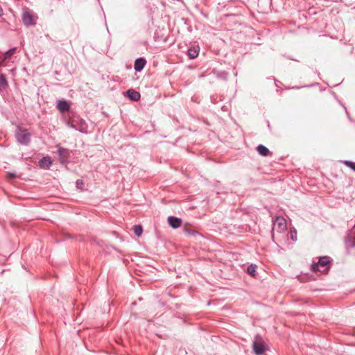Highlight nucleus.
<instances>
[{
	"mask_svg": "<svg viewBox=\"0 0 355 355\" xmlns=\"http://www.w3.org/2000/svg\"><path fill=\"white\" fill-rule=\"evenodd\" d=\"M252 349L256 355H261L266 350V343L262 336L259 334H257L254 336L252 343Z\"/></svg>",
	"mask_w": 355,
	"mask_h": 355,
	"instance_id": "1",
	"label": "nucleus"
},
{
	"mask_svg": "<svg viewBox=\"0 0 355 355\" xmlns=\"http://www.w3.org/2000/svg\"><path fill=\"white\" fill-rule=\"evenodd\" d=\"M17 141L24 146H28L31 142V134L26 129L18 128L15 132Z\"/></svg>",
	"mask_w": 355,
	"mask_h": 355,
	"instance_id": "2",
	"label": "nucleus"
},
{
	"mask_svg": "<svg viewBox=\"0 0 355 355\" xmlns=\"http://www.w3.org/2000/svg\"><path fill=\"white\" fill-rule=\"evenodd\" d=\"M331 258L327 256L320 257L318 263H313L311 264V270L313 272L320 271V267H326L324 270H328L329 267L327 266L330 263Z\"/></svg>",
	"mask_w": 355,
	"mask_h": 355,
	"instance_id": "3",
	"label": "nucleus"
},
{
	"mask_svg": "<svg viewBox=\"0 0 355 355\" xmlns=\"http://www.w3.org/2000/svg\"><path fill=\"white\" fill-rule=\"evenodd\" d=\"M22 21L26 26H31L35 25L36 19L31 10L26 9L22 13Z\"/></svg>",
	"mask_w": 355,
	"mask_h": 355,
	"instance_id": "4",
	"label": "nucleus"
},
{
	"mask_svg": "<svg viewBox=\"0 0 355 355\" xmlns=\"http://www.w3.org/2000/svg\"><path fill=\"white\" fill-rule=\"evenodd\" d=\"M55 147L58 148V154L60 163L62 164H67L70 155L69 150L64 148L61 147L60 145H57Z\"/></svg>",
	"mask_w": 355,
	"mask_h": 355,
	"instance_id": "5",
	"label": "nucleus"
},
{
	"mask_svg": "<svg viewBox=\"0 0 355 355\" xmlns=\"http://www.w3.org/2000/svg\"><path fill=\"white\" fill-rule=\"evenodd\" d=\"M275 226H277V231L282 232L286 229V220L282 216H277L274 223Z\"/></svg>",
	"mask_w": 355,
	"mask_h": 355,
	"instance_id": "6",
	"label": "nucleus"
},
{
	"mask_svg": "<svg viewBox=\"0 0 355 355\" xmlns=\"http://www.w3.org/2000/svg\"><path fill=\"white\" fill-rule=\"evenodd\" d=\"M146 64V60L144 58H137L135 61L134 69L137 72H140L143 70Z\"/></svg>",
	"mask_w": 355,
	"mask_h": 355,
	"instance_id": "7",
	"label": "nucleus"
},
{
	"mask_svg": "<svg viewBox=\"0 0 355 355\" xmlns=\"http://www.w3.org/2000/svg\"><path fill=\"white\" fill-rule=\"evenodd\" d=\"M52 164V160L50 157H44L39 161V166L42 168L48 169Z\"/></svg>",
	"mask_w": 355,
	"mask_h": 355,
	"instance_id": "8",
	"label": "nucleus"
},
{
	"mask_svg": "<svg viewBox=\"0 0 355 355\" xmlns=\"http://www.w3.org/2000/svg\"><path fill=\"white\" fill-rule=\"evenodd\" d=\"M168 223L171 227L178 228L180 227L182 224V220L181 218L175 216H169L168 218Z\"/></svg>",
	"mask_w": 355,
	"mask_h": 355,
	"instance_id": "9",
	"label": "nucleus"
},
{
	"mask_svg": "<svg viewBox=\"0 0 355 355\" xmlns=\"http://www.w3.org/2000/svg\"><path fill=\"white\" fill-rule=\"evenodd\" d=\"M57 107L60 111V112L64 113L69 110L70 106H69V103L67 101L60 100L58 102Z\"/></svg>",
	"mask_w": 355,
	"mask_h": 355,
	"instance_id": "10",
	"label": "nucleus"
},
{
	"mask_svg": "<svg viewBox=\"0 0 355 355\" xmlns=\"http://www.w3.org/2000/svg\"><path fill=\"white\" fill-rule=\"evenodd\" d=\"M127 96L128 98L134 101H137L140 99V93L133 89H130L127 91Z\"/></svg>",
	"mask_w": 355,
	"mask_h": 355,
	"instance_id": "11",
	"label": "nucleus"
},
{
	"mask_svg": "<svg viewBox=\"0 0 355 355\" xmlns=\"http://www.w3.org/2000/svg\"><path fill=\"white\" fill-rule=\"evenodd\" d=\"M200 51L198 46L191 47L187 51V55L190 59H194L198 57Z\"/></svg>",
	"mask_w": 355,
	"mask_h": 355,
	"instance_id": "12",
	"label": "nucleus"
},
{
	"mask_svg": "<svg viewBox=\"0 0 355 355\" xmlns=\"http://www.w3.org/2000/svg\"><path fill=\"white\" fill-rule=\"evenodd\" d=\"M214 75L218 79L227 80L229 73L225 71H214Z\"/></svg>",
	"mask_w": 355,
	"mask_h": 355,
	"instance_id": "13",
	"label": "nucleus"
},
{
	"mask_svg": "<svg viewBox=\"0 0 355 355\" xmlns=\"http://www.w3.org/2000/svg\"><path fill=\"white\" fill-rule=\"evenodd\" d=\"M257 150L258 153L262 156L266 157V156L268 155V154L270 153L268 148L262 144H259L257 147Z\"/></svg>",
	"mask_w": 355,
	"mask_h": 355,
	"instance_id": "14",
	"label": "nucleus"
},
{
	"mask_svg": "<svg viewBox=\"0 0 355 355\" xmlns=\"http://www.w3.org/2000/svg\"><path fill=\"white\" fill-rule=\"evenodd\" d=\"M0 86L3 89H6L8 86L6 76L3 73L0 74Z\"/></svg>",
	"mask_w": 355,
	"mask_h": 355,
	"instance_id": "15",
	"label": "nucleus"
},
{
	"mask_svg": "<svg viewBox=\"0 0 355 355\" xmlns=\"http://www.w3.org/2000/svg\"><path fill=\"white\" fill-rule=\"evenodd\" d=\"M257 266L251 264L247 268V272L252 277L256 275Z\"/></svg>",
	"mask_w": 355,
	"mask_h": 355,
	"instance_id": "16",
	"label": "nucleus"
},
{
	"mask_svg": "<svg viewBox=\"0 0 355 355\" xmlns=\"http://www.w3.org/2000/svg\"><path fill=\"white\" fill-rule=\"evenodd\" d=\"M184 232L188 235L195 236L196 234H198V232L196 230H193L189 227H184Z\"/></svg>",
	"mask_w": 355,
	"mask_h": 355,
	"instance_id": "17",
	"label": "nucleus"
},
{
	"mask_svg": "<svg viewBox=\"0 0 355 355\" xmlns=\"http://www.w3.org/2000/svg\"><path fill=\"white\" fill-rule=\"evenodd\" d=\"M142 232H143V228L141 225H138L134 226V232H135V235H137V236H140L142 234Z\"/></svg>",
	"mask_w": 355,
	"mask_h": 355,
	"instance_id": "18",
	"label": "nucleus"
},
{
	"mask_svg": "<svg viewBox=\"0 0 355 355\" xmlns=\"http://www.w3.org/2000/svg\"><path fill=\"white\" fill-rule=\"evenodd\" d=\"M15 52V48L10 49L5 53V58L6 59H9Z\"/></svg>",
	"mask_w": 355,
	"mask_h": 355,
	"instance_id": "19",
	"label": "nucleus"
},
{
	"mask_svg": "<svg viewBox=\"0 0 355 355\" xmlns=\"http://www.w3.org/2000/svg\"><path fill=\"white\" fill-rule=\"evenodd\" d=\"M345 164L355 171V163L352 161H345Z\"/></svg>",
	"mask_w": 355,
	"mask_h": 355,
	"instance_id": "20",
	"label": "nucleus"
},
{
	"mask_svg": "<svg viewBox=\"0 0 355 355\" xmlns=\"http://www.w3.org/2000/svg\"><path fill=\"white\" fill-rule=\"evenodd\" d=\"M291 239L293 241H296L297 240V232H296L295 230H293L291 231Z\"/></svg>",
	"mask_w": 355,
	"mask_h": 355,
	"instance_id": "21",
	"label": "nucleus"
},
{
	"mask_svg": "<svg viewBox=\"0 0 355 355\" xmlns=\"http://www.w3.org/2000/svg\"><path fill=\"white\" fill-rule=\"evenodd\" d=\"M7 176L9 179H15L17 177V175L15 173H11V172H8L7 173Z\"/></svg>",
	"mask_w": 355,
	"mask_h": 355,
	"instance_id": "22",
	"label": "nucleus"
},
{
	"mask_svg": "<svg viewBox=\"0 0 355 355\" xmlns=\"http://www.w3.org/2000/svg\"><path fill=\"white\" fill-rule=\"evenodd\" d=\"M3 15V9L0 6V16H1Z\"/></svg>",
	"mask_w": 355,
	"mask_h": 355,
	"instance_id": "23",
	"label": "nucleus"
},
{
	"mask_svg": "<svg viewBox=\"0 0 355 355\" xmlns=\"http://www.w3.org/2000/svg\"><path fill=\"white\" fill-rule=\"evenodd\" d=\"M78 182H80L82 184V181L81 180H77V181H76L77 184H78Z\"/></svg>",
	"mask_w": 355,
	"mask_h": 355,
	"instance_id": "24",
	"label": "nucleus"
}]
</instances>
